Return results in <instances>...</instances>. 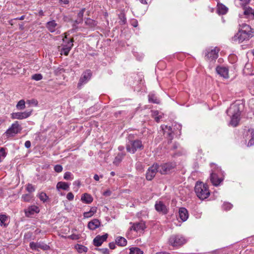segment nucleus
<instances>
[{
    "label": "nucleus",
    "instance_id": "obj_19",
    "mask_svg": "<svg viewBox=\"0 0 254 254\" xmlns=\"http://www.w3.org/2000/svg\"><path fill=\"white\" fill-rule=\"evenodd\" d=\"M219 50L216 48L211 50L210 52H208L206 55V57L207 59L215 60L218 58V53Z\"/></svg>",
    "mask_w": 254,
    "mask_h": 254
},
{
    "label": "nucleus",
    "instance_id": "obj_5",
    "mask_svg": "<svg viewBox=\"0 0 254 254\" xmlns=\"http://www.w3.org/2000/svg\"><path fill=\"white\" fill-rule=\"evenodd\" d=\"M21 127L17 121L15 122L12 124L11 126L5 132L7 137L13 136L16 134L20 132Z\"/></svg>",
    "mask_w": 254,
    "mask_h": 254
},
{
    "label": "nucleus",
    "instance_id": "obj_59",
    "mask_svg": "<svg viewBox=\"0 0 254 254\" xmlns=\"http://www.w3.org/2000/svg\"><path fill=\"white\" fill-rule=\"evenodd\" d=\"M73 185H77L78 187H79L80 185V183L79 181H75L73 183Z\"/></svg>",
    "mask_w": 254,
    "mask_h": 254
},
{
    "label": "nucleus",
    "instance_id": "obj_34",
    "mask_svg": "<svg viewBox=\"0 0 254 254\" xmlns=\"http://www.w3.org/2000/svg\"><path fill=\"white\" fill-rule=\"evenodd\" d=\"M75 247L79 253L86 252L88 250L87 248L81 245L77 244Z\"/></svg>",
    "mask_w": 254,
    "mask_h": 254
},
{
    "label": "nucleus",
    "instance_id": "obj_64",
    "mask_svg": "<svg viewBox=\"0 0 254 254\" xmlns=\"http://www.w3.org/2000/svg\"><path fill=\"white\" fill-rule=\"evenodd\" d=\"M156 254H170L168 253H166V252H159V253H157Z\"/></svg>",
    "mask_w": 254,
    "mask_h": 254
},
{
    "label": "nucleus",
    "instance_id": "obj_47",
    "mask_svg": "<svg viewBox=\"0 0 254 254\" xmlns=\"http://www.w3.org/2000/svg\"><path fill=\"white\" fill-rule=\"evenodd\" d=\"M232 207V205L228 202H226L223 204V208L225 210H230Z\"/></svg>",
    "mask_w": 254,
    "mask_h": 254
},
{
    "label": "nucleus",
    "instance_id": "obj_50",
    "mask_svg": "<svg viewBox=\"0 0 254 254\" xmlns=\"http://www.w3.org/2000/svg\"><path fill=\"white\" fill-rule=\"evenodd\" d=\"M66 198L68 200L71 201V200H72L73 199V198H74V195L73 194V193L71 192H68L67 194V195H66Z\"/></svg>",
    "mask_w": 254,
    "mask_h": 254
},
{
    "label": "nucleus",
    "instance_id": "obj_60",
    "mask_svg": "<svg viewBox=\"0 0 254 254\" xmlns=\"http://www.w3.org/2000/svg\"><path fill=\"white\" fill-rule=\"evenodd\" d=\"M94 179H95V180L98 181L99 180V176L98 175L95 174L94 176Z\"/></svg>",
    "mask_w": 254,
    "mask_h": 254
},
{
    "label": "nucleus",
    "instance_id": "obj_49",
    "mask_svg": "<svg viewBox=\"0 0 254 254\" xmlns=\"http://www.w3.org/2000/svg\"><path fill=\"white\" fill-rule=\"evenodd\" d=\"M241 3V5L243 7L246 6L250 1V0H239Z\"/></svg>",
    "mask_w": 254,
    "mask_h": 254
},
{
    "label": "nucleus",
    "instance_id": "obj_51",
    "mask_svg": "<svg viewBox=\"0 0 254 254\" xmlns=\"http://www.w3.org/2000/svg\"><path fill=\"white\" fill-rule=\"evenodd\" d=\"M93 215V212H85L83 213V216L85 218H89L91 217Z\"/></svg>",
    "mask_w": 254,
    "mask_h": 254
},
{
    "label": "nucleus",
    "instance_id": "obj_7",
    "mask_svg": "<svg viewBox=\"0 0 254 254\" xmlns=\"http://www.w3.org/2000/svg\"><path fill=\"white\" fill-rule=\"evenodd\" d=\"M252 37L253 34L252 33L248 34L239 30V32L233 38V39L234 41L242 43L245 40H249Z\"/></svg>",
    "mask_w": 254,
    "mask_h": 254
},
{
    "label": "nucleus",
    "instance_id": "obj_57",
    "mask_svg": "<svg viewBox=\"0 0 254 254\" xmlns=\"http://www.w3.org/2000/svg\"><path fill=\"white\" fill-rule=\"evenodd\" d=\"M131 24L133 27H137L138 25V22L136 20H133L132 21Z\"/></svg>",
    "mask_w": 254,
    "mask_h": 254
},
{
    "label": "nucleus",
    "instance_id": "obj_55",
    "mask_svg": "<svg viewBox=\"0 0 254 254\" xmlns=\"http://www.w3.org/2000/svg\"><path fill=\"white\" fill-rule=\"evenodd\" d=\"M25 146L27 148H29L31 146V142L29 140L26 141L25 142Z\"/></svg>",
    "mask_w": 254,
    "mask_h": 254
},
{
    "label": "nucleus",
    "instance_id": "obj_58",
    "mask_svg": "<svg viewBox=\"0 0 254 254\" xmlns=\"http://www.w3.org/2000/svg\"><path fill=\"white\" fill-rule=\"evenodd\" d=\"M24 18H25V15H22L21 17L16 18L14 19L22 20L24 19Z\"/></svg>",
    "mask_w": 254,
    "mask_h": 254
},
{
    "label": "nucleus",
    "instance_id": "obj_56",
    "mask_svg": "<svg viewBox=\"0 0 254 254\" xmlns=\"http://www.w3.org/2000/svg\"><path fill=\"white\" fill-rule=\"evenodd\" d=\"M178 146H179V144H178V143H175L173 145V146H172V147H171V150H176V149H177V148H178Z\"/></svg>",
    "mask_w": 254,
    "mask_h": 254
},
{
    "label": "nucleus",
    "instance_id": "obj_41",
    "mask_svg": "<svg viewBox=\"0 0 254 254\" xmlns=\"http://www.w3.org/2000/svg\"><path fill=\"white\" fill-rule=\"evenodd\" d=\"M39 198L41 200L43 201V202H45L48 198V196L45 193L41 192L39 194Z\"/></svg>",
    "mask_w": 254,
    "mask_h": 254
},
{
    "label": "nucleus",
    "instance_id": "obj_62",
    "mask_svg": "<svg viewBox=\"0 0 254 254\" xmlns=\"http://www.w3.org/2000/svg\"><path fill=\"white\" fill-rule=\"evenodd\" d=\"M90 212H93V215L94 214V213L96 211V209L95 208H92L89 211Z\"/></svg>",
    "mask_w": 254,
    "mask_h": 254
},
{
    "label": "nucleus",
    "instance_id": "obj_45",
    "mask_svg": "<svg viewBox=\"0 0 254 254\" xmlns=\"http://www.w3.org/2000/svg\"><path fill=\"white\" fill-rule=\"evenodd\" d=\"M27 190L29 192H32L35 191V188L32 184H28L26 187Z\"/></svg>",
    "mask_w": 254,
    "mask_h": 254
},
{
    "label": "nucleus",
    "instance_id": "obj_11",
    "mask_svg": "<svg viewBox=\"0 0 254 254\" xmlns=\"http://www.w3.org/2000/svg\"><path fill=\"white\" fill-rule=\"evenodd\" d=\"M30 247L33 250L39 251V249L43 250H47L50 249V247L47 245L41 242H31L30 243Z\"/></svg>",
    "mask_w": 254,
    "mask_h": 254
},
{
    "label": "nucleus",
    "instance_id": "obj_6",
    "mask_svg": "<svg viewBox=\"0 0 254 254\" xmlns=\"http://www.w3.org/2000/svg\"><path fill=\"white\" fill-rule=\"evenodd\" d=\"M175 167L176 164L172 162L158 165L159 172L161 174H167L172 172Z\"/></svg>",
    "mask_w": 254,
    "mask_h": 254
},
{
    "label": "nucleus",
    "instance_id": "obj_44",
    "mask_svg": "<svg viewBox=\"0 0 254 254\" xmlns=\"http://www.w3.org/2000/svg\"><path fill=\"white\" fill-rule=\"evenodd\" d=\"M22 198L24 201H29L31 199V196L29 194H25L22 196Z\"/></svg>",
    "mask_w": 254,
    "mask_h": 254
},
{
    "label": "nucleus",
    "instance_id": "obj_29",
    "mask_svg": "<svg viewBox=\"0 0 254 254\" xmlns=\"http://www.w3.org/2000/svg\"><path fill=\"white\" fill-rule=\"evenodd\" d=\"M241 27H242V28L240 30L241 31L244 32L245 33H247L248 34H249V33L252 34V33H253V32H252V29L249 25H248L246 24H243L242 25Z\"/></svg>",
    "mask_w": 254,
    "mask_h": 254
},
{
    "label": "nucleus",
    "instance_id": "obj_53",
    "mask_svg": "<svg viewBox=\"0 0 254 254\" xmlns=\"http://www.w3.org/2000/svg\"><path fill=\"white\" fill-rule=\"evenodd\" d=\"M69 237L72 240H77L79 238V236L75 234H72L70 235Z\"/></svg>",
    "mask_w": 254,
    "mask_h": 254
},
{
    "label": "nucleus",
    "instance_id": "obj_25",
    "mask_svg": "<svg viewBox=\"0 0 254 254\" xmlns=\"http://www.w3.org/2000/svg\"><path fill=\"white\" fill-rule=\"evenodd\" d=\"M81 199L82 201L87 204L90 203L93 201L92 197L88 193L83 194L81 196Z\"/></svg>",
    "mask_w": 254,
    "mask_h": 254
},
{
    "label": "nucleus",
    "instance_id": "obj_35",
    "mask_svg": "<svg viewBox=\"0 0 254 254\" xmlns=\"http://www.w3.org/2000/svg\"><path fill=\"white\" fill-rule=\"evenodd\" d=\"M148 100H149V102L150 103H156V104L159 103V100L153 94L149 95Z\"/></svg>",
    "mask_w": 254,
    "mask_h": 254
},
{
    "label": "nucleus",
    "instance_id": "obj_32",
    "mask_svg": "<svg viewBox=\"0 0 254 254\" xmlns=\"http://www.w3.org/2000/svg\"><path fill=\"white\" fill-rule=\"evenodd\" d=\"M25 101L22 99L20 100L16 105L17 110H22L25 108Z\"/></svg>",
    "mask_w": 254,
    "mask_h": 254
},
{
    "label": "nucleus",
    "instance_id": "obj_46",
    "mask_svg": "<svg viewBox=\"0 0 254 254\" xmlns=\"http://www.w3.org/2000/svg\"><path fill=\"white\" fill-rule=\"evenodd\" d=\"M54 170L57 173H60L63 170V167L61 165H56L54 167Z\"/></svg>",
    "mask_w": 254,
    "mask_h": 254
},
{
    "label": "nucleus",
    "instance_id": "obj_16",
    "mask_svg": "<svg viewBox=\"0 0 254 254\" xmlns=\"http://www.w3.org/2000/svg\"><path fill=\"white\" fill-rule=\"evenodd\" d=\"M73 39H70V41L68 42L67 45L62 48L61 50V54H63L65 56L68 55L69 52L73 45Z\"/></svg>",
    "mask_w": 254,
    "mask_h": 254
},
{
    "label": "nucleus",
    "instance_id": "obj_17",
    "mask_svg": "<svg viewBox=\"0 0 254 254\" xmlns=\"http://www.w3.org/2000/svg\"><path fill=\"white\" fill-rule=\"evenodd\" d=\"M100 222L97 219H94L88 224V227L91 230H94L100 226Z\"/></svg>",
    "mask_w": 254,
    "mask_h": 254
},
{
    "label": "nucleus",
    "instance_id": "obj_36",
    "mask_svg": "<svg viewBox=\"0 0 254 254\" xmlns=\"http://www.w3.org/2000/svg\"><path fill=\"white\" fill-rule=\"evenodd\" d=\"M143 252L138 248H131L130 249L129 254H143Z\"/></svg>",
    "mask_w": 254,
    "mask_h": 254
},
{
    "label": "nucleus",
    "instance_id": "obj_61",
    "mask_svg": "<svg viewBox=\"0 0 254 254\" xmlns=\"http://www.w3.org/2000/svg\"><path fill=\"white\" fill-rule=\"evenodd\" d=\"M60 1L64 4H67L68 3V0H60Z\"/></svg>",
    "mask_w": 254,
    "mask_h": 254
},
{
    "label": "nucleus",
    "instance_id": "obj_43",
    "mask_svg": "<svg viewBox=\"0 0 254 254\" xmlns=\"http://www.w3.org/2000/svg\"><path fill=\"white\" fill-rule=\"evenodd\" d=\"M32 79L38 81L42 79V75L41 74H35L32 75Z\"/></svg>",
    "mask_w": 254,
    "mask_h": 254
},
{
    "label": "nucleus",
    "instance_id": "obj_21",
    "mask_svg": "<svg viewBox=\"0 0 254 254\" xmlns=\"http://www.w3.org/2000/svg\"><path fill=\"white\" fill-rule=\"evenodd\" d=\"M85 11V8H82L77 14V18L74 21L73 26L76 28V25L81 23L83 21V14Z\"/></svg>",
    "mask_w": 254,
    "mask_h": 254
},
{
    "label": "nucleus",
    "instance_id": "obj_9",
    "mask_svg": "<svg viewBox=\"0 0 254 254\" xmlns=\"http://www.w3.org/2000/svg\"><path fill=\"white\" fill-rule=\"evenodd\" d=\"M159 172L158 165L154 164L149 167L146 174V178L148 181L152 180L155 177L156 173Z\"/></svg>",
    "mask_w": 254,
    "mask_h": 254
},
{
    "label": "nucleus",
    "instance_id": "obj_18",
    "mask_svg": "<svg viewBox=\"0 0 254 254\" xmlns=\"http://www.w3.org/2000/svg\"><path fill=\"white\" fill-rule=\"evenodd\" d=\"M179 217L183 221H186L189 217L188 211L184 207H181L179 211Z\"/></svg>",
    "mask_w": 254,
    "mask_h": 254
},
{
    "label": "nucleus",
    "instance_id": "obj_42",
    "mask_svg": "<svg viewBox=\"0 0 254 254\" xmlns=\"http://www.w3.org/2000/svg\"><path fill=\"white\" fill-rule=\"evenodd\" d=\"M26 103L29 105H33L37 106L38 104V101L35 99L27 100Z\"/></svg>",
    "mask_w": 254,
    "mask_h": 254
},
{
    "label": "nucleus",
    "instance_id": "obj_14",
    "mask_svg": "<svg viewBox=\"0 0 254 254\" xmlns=\"http://www.w3.org/2000/svg\"><path fill=\"white\" fill-rule=\"evenodd\" d=\"M155 207L158 212L163 214H166L168 213V209L166 206L162 201L156 202Z\"/></svg>",
    "mask_w": 254,
    "mask_h": 254
},
{
    "label": "nucleus",
    "instance_id": "obj_26",
    "mask_svg": "<svg viewBox=\"0 0 254 254\" xmlns=\"http://www.w3.org/2000/svg\"><path fill=\"white\" fill-rule=\"evenodd\" d=\"M57 189L68 190L69 184L65 182H60L57 185Z\"/></svg>",
    "mask_w": 254,
    "mask_h": 254
},
{
    "label": "nucleus",
    "instance_id": "obj_54",
    "mask_svg": "<svg viewBox=\"0 0 254 254\" xmlns=\"http://www.w3.org/2000/svg\"><path fill=\"white\" fill-rule=\"evenodd\" d=\"M109 248L112 250H114L116 248L115 243H114V242L110 243L109 244Z\"/></svg>",
    "mask_w": 254,
    "mask_h": 254
},
{
    "label": "nucleus",
    "instance_id": "obj_20",
    "mask_svg": "<svg viewBox=\"0 0 254 254\" xmlns=\"http://www.w3.org/2000/svg\"><path fill=\"white\" fill-rule=\"evenodd\" d=\"M217 73L220 76L227 78L228 77V70L227 68L224 67L218 66L216 68Z\"/></svg>",
    "mask_w": 254,
    "mask_h": 254
},
{
    "label": "nucleus",
    "instance_id": "obj_48",
    "mask_svg": "<svg viewBox=\"0 0 254 254\" xmlns=\"http://www.w3.org/2000/svg\"><path fill=\"white\" fill-rule=\"evenodd\" d=\"M103 254H109V251L107 248L98 249Z\"/></svg>",
    "mask_w": 254,
    "mask_h": 254
},
{
    "label": "nucleus",
    "instance_id": "obj_8",
    "mask_svg": "<svg viewBox=\"0 0 254 254\" xmlns=\"http://www.w3.org/2000/svg\"><path fill=\"white\" fill-rule=\"evenodd\" d=\"M32 110L26 111L23 112H16L11 114V118L12 119L23 120L26 119L31 116Z\"/></svg>",
    "mask_w": 254,
    "mask_h": 254
},
{
    "label": "nucleus",
    "instance_id": "obj_4",
    "mask_svg": "<svg viewBox=\"0 0 254 254\" xmlns=\"http://www.w3.org/2000/svg\"><path fill=\"white\" fill-rule=\"evenodd\" d=\"M187 242V240L180 235L171 236L169 239V243L173 247L181 246Z\"/></svg>",
    "mask_w": 254,
    "mask_h": 254
},
{
    "label": "nucleus",
    "instance_id": "obj_23",
    "mask_svg": "<svg viewBox=\"0 0 254 254\" xmlns=\"http://www.w3.org/2000/svg\"><path fill=\"white\" fill-rule=\"evenodd\" d=\"M116 244L121 247H124L127 245V241L123 237H118L116 239Z\"/></svg>",
    "mask_w": 254,
    "mask_h": 254
},
{
    "label": "nucleus",
    "instance_id": "obj_24",
    "mask_svg": "<svg viewBox=\"0 0 254 254\" xmlns=\"http://www.w3.org/2000/svg\"><path fill=\"white\" fill-rule=\"evenodd\" d=\"M57 25V24L55 20L49 21L46 24L47 28L51 32H53L55 31V28Z\"/></svg>",
    "mask_w": 254,
    "mask_h": 254
},
{
    "label": "nucleus",
    "instance_id": "obj_27",
    "mask_svg": "<svg viewBox=\"0 0 254 254\" xmlns=\"http://www.w3.org/2000/svg\"><path fill=\"white\" fill-rule=\"evenodd\" d=\"M248 132L250 133L251 137L248 143V146H252L254 145V130L253 129H249Z\"/></svg>",
    "mask_w": 254,
    "mask_h": 254
},
{
    "label": "nucleus",
    "instance_id": "obj_33",
    "mask_svg": "<svg viewBox=\"0 0 254 254\" xmlns=\"http://www.w3.org/2000/svg\"><path fill=\"white\" fill-rule=\"evenodd\" d=\"M124 157V155L122 153H119L115 157L113 163L115 165H118L122 160Z\"/></svg>",
    "mask_w": 254,
    "mask_h": 254
},
{
    "label": "nucleus",
    "instance_id": "obj_63",
    "mask_svg": "<svg viewBox=\"0 0 254 254\" xmlns=\"http://www.w3.org/2000/svg\"><path fill=\"white\" fill-rule=\"evenodd\" d=\"M143 4H147L146 0H139Z\"/></svg>",
    "mask_w": 254,
    "mask_h": 254
},
{
    "label": "nucleus",
    "instance_id": "obj_31",
    "mask_svg": "<svg viewBox=\"0 0 254 254\" xmlns=\"http://www.w3.org/2000/svg\"><path fill=\"white\" fill-rule=\"evenodd\" d=\"M218 12L221 14H225L228 11V8L224 4H221L218 5Z\"/></svg>",
    "mask_w": 254,
    "mask_h": 254
},
{
    "label": "nucleus",
    "instance_id": "obj_30",
    "mask_svg": "<svg viewBox=\"0 0 254 254\" xmlns=\"http://www.w3.org/2000/svg\"><path fill=\"white\" fill-rule=\"evenodd\" d=\"M39 208L37 206L33 205L28 208V212H26V214L28 215V213L29 215L34 214L35 212H38L39 211Z\"/></svg>",
    "mask_w": 254,
    "mask_h": 254
},
{
    "label": "nucleus",
    "instance_id": "obj_13",
    "mask_svg": "<svg viewBox=\"0 0 254 254\" xmlns=\"http://www.w3.org/2000/svg\"><path fill=\"white\" fill-rule=\"evenodd\" d=\"M131 224H132L131 227L130 228L131 230H133L134 231L137 232L140 230H144L145 228V224L143 221H140L139 222L137 223H130Z\"/></svg>",
    "mask_w": 254,
    "mask_h": 254
},
{
    "label": "nucleus",
    "instance_id": "obj_39",
    "mask_svg": "<svg viewBox=\"0 0 254 254\" xmlns=\"http://www.w3.org/2000/svg\"><path fill=\"white\" fill-rule=\"evenodd\" d=\"M7 219V216L5 215H0V225H3L4 226H6V225L4 224L5 221Z\"/></svg>",
    "mask_w": 254,
    "mask_h": 254
},
{
    "label": "nucleus",
    "instance_id": "obj_1",
    "mask_svg": "<svg viewBox=\"0 0 254 254\" xmlns=\"http://www.w3.org/2000/svg\"><path fill=\"white\" fill-rule=\"evenodd\" d=\"M241 106V104L235 103L232 104L227 111L228 115L231 117L230 123L233 127H236L240 121Z\"/></svg>",
    "mask_w": 254,
    "mask_h": 254
},
{
    "label": "nucleus",
    "instance_id": "obj_52",
    "mask_svg": "<svg viewBox=\"0 0 254 254\" xmlns=\"http://www.w3.org/2000/svg\"><path fill=\"white\" fill-rule=\"evenodd\" d=\"M111 191L110 190H107L103 192V195L105 196H109L111 194Z\"/></svg>",
    "mask_w": 254,
    "mask_h": 254
},
{
    "label": "nucleus",
    "instance_id": "obj_12",
    "mask_svg": "<svg viewBox=\"0 0 254 254\" xmlns=\"http://www.w3.org/2000/svg\"><path fill=\"white\" fill-rule=\"evenodd\" d=\"M108 235L106 234L102 236L98 235L93 240V244L96 247L101 246L103 243L107 240Z\"/></svg>",
    "mask_w": 254,
    "mask_h": 254
},
{
    "label": "nucleus",
    "instance_id": "obj_40",
    "mask_svg": "<svg viewBox=\"0 0 254 254\" xmlns=\"http://www.w3.org/2000/svg\"><path fill=\"white\" fill-rule=\"evenodd\" d=\"M6 156V152L4 148H1L0 149V162Z\"/></svg>",
    "mask_w": 254,
    "mask_h": 254
},
{
    "label": "nucleus",
    "instance_id": "obj_28",
    "mask_svg": "<svg viewBox=\"0 0 254 254\" xmlns=\"http://www.w3.org/2000/svg\"><path fill=\"white\" fill-rule=\"evenodd\" d=\"M244 9V14L246 15H253V17H254V9L252 8L249 7H247L246 6L243 7Z\"/></svg>",
    "mask_w": 254,
    "mask_h": 254
},
{
    "label": "nucleus",
    "instance_id": "obj_3",
    "mask_svg": "<svg viewBox=\"0 0 254 254\" xmlns=\"http://www.w3.org/2000/svg\"><path fill=\"white\" fill-rule=\"evenodd\" d=\"M132 135L128 136V142L127 144V151L132 154H134L137 150H142L144 146L142 141L139 139L131 140Z\"/></svg>",
    "mask_w": 254,
    "mask_h": 254
},
{
    "label": "nucleus",
    "instance_id": "obj_37",
    "mask_svg": "<svg viewBox=\"0 0 254 254\" xmlns=\"http://www.w3.org/2000/svg\"><path fill=\"white\" fill-rule=\"evenodd\" d=\"M165 129H168L169 131H170L169 132H168V135H169V137H171V138H170V139H168V143L170 144L172 142V140L173 138V135L172 134V131L171 130L172 127H168L167 126H165Z\"/></svg>",
    "mask_w": 254,
    "mask_h": 254
},
{
    "label": "nucleus",
    "instance_id": "obj_2",
    "mask_svg": "<svg viewBox=\"0 0 254 254\" xmlns=\"http://www.w3.org/2000/svg\"><path fill=\"white\" fill-rule=\"evenodd\" d=\"M194 191L197 196L200 199L203 200L210 195V191L207 185L202 182H197L194 187Z\"/></svg>",
    "mask_w": 254,
    "mask_h": 254
},
{
    "label": "nucleus",
    "instance_id": "obj_10",
    "mask_svg": "<svg viewBox=\"0 0 254 254\" xmlns=\"http://www.w3.org/2000/svg\"><path fill=\"white\" fill-rule=\"evenodd\" d=\"M92 73L90 69L86 70L82 74L80 77L79 82L78 83V87L82 86L83 84L87 83L92 76Z\"/></svg>",
    "mask_w": 254,
    "mask_h": 254
},
{
    "label": "nucleus",
    "instance_id": "obj_15",
    "mask_svg": "<svg viewBox=\"0 0 254 254\" xmlns=\"http://www.w3.org/2000/svg\"><path fill=\"white\" fill-rule=\"evenodd\" d=\"M210 180L214 186H217L223 181V179L222 178H218L216 174L212 173L211 174Z\"/></svg>",
    "mask_w": 254,
    "mask_h": 254
},
{
    "label": "nucleus",
    "instance_id": "obj_38",
    "mask_svg": "<svg viewBox=\"0 0 254 254\" xmlns=\"http://www.w3.org/2000/svg\"><path fill=\"white\" fill-rule=\"evenodd\" d=\"M64 178L66 180H70L73 179L72 177V174L69 172H66L64 173Z\"/></svg>",
    "mask_w": 254,
    "mask_h": 254
},
{
    "label": "nucleus",
    "instance_id": "obj_22",
    "mask_svg": "<svg viewBox=\"0 0 254 254\" xmlns=\"http://www.w3.org/2000/svg\"><path fill=\"white\" fill-rule=\"evenodd\" d=\"M85 23L89 27L93 28L97 25L98 22L91 18H87L85 20Z\"/></svg>",
    "mask_w": 254,
    "mask_h": 254
}]
</instances>
